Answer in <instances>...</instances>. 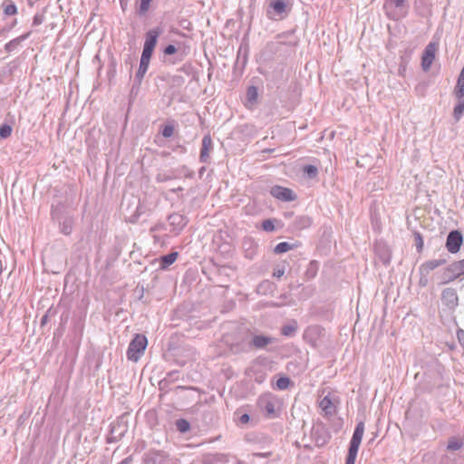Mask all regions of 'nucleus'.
I'll return each instance as SVG.
<instances>
[{
	"mask_svg": "<svg viewBox=\"0 0 464 464\" xmlns=\"http://www.w3.org/2000/svg\"><path fill=\"white\" fill-rule=\"evenodd\" d=\"M167 356L169 359L172 358L178 365L184 366L188 362L196 360V351L188 344L176 346L173 339H171L169 343Z\"/></svg>",
	"mask_w": 464,
	"mask_h": 464,
	"instance_id": "obj_1",
	"label": "nucleus"
},
{
	"mask_svg": "<svg viewBox=\"0 0 464 464\" xmlns=\"http://www.w3.org/2000/svg\"><path fill=\"white\" fill-rule=\"evenodd\" d=\"M292 6V0H269L266 17L272 21H281L290 14Z\"/></svg>",
	"mask_w": 464,
	"mask_h": 464,
	"instance_id": "obj_2",
	"label": "nucleus"
},
{
	"mask_svg": "<svg viewBox=\"0 0 464 464\" xmlns=\"http://www.w3.org/2000/svg\"><path fill=\"white\" fill-rule=\"evenodd\" d=\"M464 275V258L454 261L448 266L435 274L440 285H446L453 282Z\"/></svg>",
	"mask_w": 464,
	"mask_h": 464,
	"instance_id": "obj_3",
	"label": "nucleus"
},
{
	"mask_svg": "<svg viewBox=\"0 0 464 464\" xmlns=\"http://www.w3.org/2000/svg\"><path fill=\"white\" fill-rule=\"evenodd\" d=\"M383 8L390 19L399 21L408 15L410 5L408 0H385Z\"/></svg>",
	"mask_w": 464,
	"mask_h": 464,
	"instance_id": "obj_4",
	"label": "nucleus"
},
{
	"mask_svg": "<svg viewBox=\"0 0 464 464\" xmlns=\"http://www.w3.org/2000/svg\"><path fill=\"white\" fill-rule=\"evenodd\" d=\"M51 214L53 219L59 222L61 232L65 236L71 235L74 218L68 213H64V207L61 204L53 206Z\"/></svg>",
	"mask_w": 464,
	"mask_h": 464,
	"instance_id": "obj_5",
	"label": "nucleus"
},
{
	"mask_svg": "<svg viewBox=\"0 0 464 464\" xmlns=\"http://www.w3.org/2000/svg\"><path fill=\"white\" fill-rule=\"evenodd\" d=\"M364 432V422L359 421L355 426L352 439L349 443L348 452L345 458V464H354L358 450Z\"/></svg>",
	"mask_w": 464,
	"mask_h": 464,
	"instance_id": "obj_6",
	"label": "nucleus"
},
{
	"mask_svg": "<svg viewBox=\"0 0 464 464\" xmlns=\"http://www.w3.org/2000/svg\"><path fill=\"white\" fill-rule=\"evenodd\" d=\"M276 397L270 392L259 396L257 400V406L259 410L267 419H275L278 417V413L276 410Z\"/></svg>",
	"mask_w": 464,
	"mask_h": 464,
	"instance_id": "obj_7",
	"label": "nucleus"
},
{
	"mask_svg": "<svg viewBox=\"0 0 464 464\" xmlns=\"http://www.w3.org/2000/svg\"><path fill=\"white\" fill-rule=\"evenodd\" d=\"M127 431V420H125L124 416H121L111 424L110 432L107 436V442L113 443L119 441L126 434Z\"/></svg>",
	"mask_w": 464,
	"mask_h": 464,
	"instance_id": "obj_8",
	"label": "nucleus"
},
{
	"mask_svg": "<svg viewBox=\"0 0 464 464\" xmlns=\"http://www.w3.org/2000/svg\"><path fill=\"white\" fill-rule=\"evenodd\" d=\"M145 350V335L136 334L135 338L130 342L128 350L127 357L129 360L137 362L143 354Z\"/></svg>",
	"mask_w": 464,
	"mask_h": 464,
	"instance_id": "obj_9",
	"label": "nucleus"
},
{
	"mask_svg": "<svg viewBox=\"0 0 464 464\" xmlns=\"http://www.w3.org/2000/svg\"><path fill=\"white\" fill-rule=\"evenodd\" d=\"M311 437L316 447L321 448L326 445L331 440V433L323 422H317L313 426Z\"/></svg>",
	"mask_w": 464,
	"mask_h": 464,
	"instance_id": "obj_10",
	"label": "nucleus"
},
{
	"mask_svg": "<svg viewBox=\"0 0 464 464\" xmlns=\"http://www.w3.org/2000/svg\"><path fill=\"white\" fill-rule=\"evenodd\" d=\"M248 341L251 350L256 349L272 352L273 350L268 346L275 343L276 342V338L265 334H251L250 339Z\"/></svg>",
	"mask_w": 464,
	"mask_h": 464,
	"instance_id": "obj_11",
	"label": "nucleus"
},
{
	"mask_svg": "<svg viewBox=\"0 0 464 464\" xmlns=\"http://www.w3.org/2000/svg\"><path fill=\"white\" fill-rule=\"evenodd\" d=\"M145 74V47L140 55V67L136 73L130 93V103H132L140 92L143 75Z\"/></svg>",
	"mask_w": 464,
	"mask_h": 464,
	"instance_id": "obj_12",
	"label": "nucleus"
},
{
	"mask_svg": "<svg viewBox=\"0 0 464 464\" xmlns=\"http://www.w3.org/2000/svg\"><path fill=\"white\" fill-rule=\"evenodd\" d=\"M179 257V252L171 251L167 255L155 257L149 261L150 266L155 267L156 270L168 269Z\"/></svg>",
	"mask_w": 464,
	"mask_h": 464,
	"instance_id": "obj_13",
	"label": "nucleus"
},
{
	"mask_svg": "<svg viewBox=\"0 0 464 464\" xmlns=\"http://www.w3.org/2000/svg\"><path fill=\"white\" fill-rule=\"evenodd\" d=\"M463 244V235L459 230L454 229L449 232L445 246L451 254H456L460 250Z\"/></svg>",
	"mask_w": 464,
	"mask_h": 464,
	"instance_id": "obj_14",
	"label": "nucleus"
},
{
	"mask_svg": "<svg viewBox=\"0 0 464 464\" xmlns=\"http://www.w3.org/2000/svg\"><path fill=\"white\" fill-rule=\"evenodd\" d=\"M163 33L161 26H157L147 31V68L149 67L150 58L158 43V38Z\"/></svg>",
	"mask_w": 464,
	"mask_h": 464,
	"instance_id": "obj_15",
	"label": "nucleus"
},
{
	"mask_svg": "<svg viewBox=\"0 0 464 464\" xmlns=\"http://www.w3.org/2000/svg\"><path fill=\"white\" fill-rule=\"evenodd\" d=\"M270 194L284 202H291L296 199V195L291 188L279 185L273 186L270 189Z\"/></svg>",
	"mask_w": 464,
	"mask_h": 464,
	"instance_id": "obj_16",
	"label": "nucleus"
},
{
	"mask_svg": "<svg viewBox=\"0 0 464 464\" xmlns=\"http://www.w3.org/2000/svg\"><path fill=\"white\" fill-rule=\"evenodd\" d=\"M441 302L450 310H455L459 305V296L453 287H447L441 292Z\"/></svg>",
	"mask_w": 464,
	"mask_h": 464,
	"instance_id": "obj_17",
	"label": "nucleus"
},
{
	"mask_svg": "<svg viewBox=\"0 0 464 464\" xmlns=\"http://www.w3.org/2000/svg\"><path fill=\"white\" fill-rule=\"evenodd\" d=\"M437 51V44L430 43L424 49L421 56V67L424 72H428L435 59V53Z\"/></svg>",
	"mask_w": 464,
	"mask_h": 464,
	"instance_id": "obj_18",
	"label": "nucleus"
},
{
	"mask_svg": "<svg viewBox=\"0 0 464 464\" xmlns=\"http://www.w3.org/2000/svg\"><path fill=\"white\" fill-rule=\"evenodd\" d=\"M168 220L169 226L172 227L171 231L176 235L179 234L188 222V218L179 213H173L169 215Z\"/></svg>",
	"mask_w": 464,
	"mask_h": 464,
	"instance_id": "obj_19",
	"label": "nucleus"
},
{
	"mask_svg": "<svg viewBox=\"0 0 464 464\" xmlns=\"http://www.w3.org/2000/svg\"><path fill=\"white\" fill-rule=\"evenodd\" d=\"M324 329L319 325L309 326L304 334V340L313 347L318 346V338L322 334Z\"/></svg>",
	"mask_w": 464,
	"mask_h": 464,
	"instance_id": "obj_20",
	"label": "nucleus"
},
{
	"mask_svg": "<svg viewBox=\"0 0 464 464\" xmlns=\"http://www.w3.org/2000/svg\"><path fill=\"white\" fill-rule=\"evenodd\" d=\"M212 150V139L209 134H207L202 139V147L199 154V160L202 163H208L209 152Z\"/></svg>",
	"mask_w": 464,
	"mask_h": 464,
	"instance_id": "obj_21",
	"label": "nucleus"
},
{
	"mask_svg": "<svg viewBox=\"0 0 464 464\" xmlns=\"http://www.w3.org/2000/svg\"><path fill=\"white\" fill-rule=\"evenodd\" d=\"M374 250L379 259L383 265L387 266L390 264L392 254L391 250L385 244H376L374 246Z\"/></svg>",
	"mask_w": 464,
	"mask_h": 464,
	"instance_id": "obj_22",
	"label": "nucleus"
},
{
	"mask_svg": "<svg viewBox=\"0 0 464 464\" xmlns=\"http://www.w3.org/2000/svg\"><path fill=\"white\" fill-rule=\"evenodd\" d=\"M446 263L447 259L445 258L428 260L420 265L419 268L420 274H429L430 272L433 271L440 266L445 265Z\"/></svg>",
	"mask_w": 464,
	"mask_h": 464,
	"instance_id": "obj_23",
	"label": "nucleus"
},
{
	"mask_svg": "<svg viewBox=\"0 0 464 464\" xmlns=\"http://www.w3.org/2000/svg\"><path fill=\"white\" fill-rule=\"evenodd\" d=\"M312 218L309 216H298L291 224L292 231H300L308 228L312 225Z\"/></svg>",
	"mask_w": 464,
	"mask_h": 464,
	"instance_id": "obj_24",
	"label": "nucleus"
},
{
	"mask_svg": "<svg viewBox=\"0 0 464 464\" xmlns=\"http://www.w3.org/2000/svg\"><path fill=\"white\" fill-rule=\"evenodd\" d=\"M174 133V126L171 123L161 124L159 133L155 136V142L160 145L161 138H170Z\"/></svg>",
	"mask_w": 464,
	"mask_h": 464,
	"instance_id": "obj_25",
	"label": "nucleus"
},
{
	"mask_svg": "<svg viewBox=\"0 0 464 464\" xmlns=\"http://www.w3.org/2000/svg\"><path fill=\"white\" fill-rule=\"evenodd\" d=\"M454 95L458 102L453 109V118L456 121H459L464 114V94L459 96V93L454 91Z\"/></svg>",
	"mask_w": 464,
	"mask_h": 464,
	"instance_id": "obj_26",
	"label": "nucleus"
},
{
	"mask_svg": "<svg viewBox=\"0 0 464 464\" xmlns=\"http://www.w3.org/2000/svg\"><path fill=\"white\" fill-rule=\"evenodd\" d=\"M319 406L326 416H333L336 412V407L334 405L329 395L324 396L321 400Z\"/></svg>",
	"mask_w": 464,
	"mask_h": 464,
	"instance_id": "obj_27",
	"label": "nucleus"
},
{
	"mask_svg": "<svg viewBox=\"0 0 464 464\" xmlns=\"http://www.w3.org/2000/svg\"><path fill=\"white\" fill-rule=\"evenodd\" d=\"M31 34L30 32L24 34H22L13 40H11L10 42H8L7 44H5V50L7 52V53H11L13 52L14 50H15L17 48V46L24 40H26L29 35Z\"/></svg>",
	"mask_w": 464,
	"mask_h": 464,
	"instance_id": "obj_28",
	"label": "nucleus"
},
{
	"mask_svg": "<svg viewBox=\"0 0 464 464\" xmlns=\"http://www.w3.org/2000/svg\"><path fill=\"white\" fill-rule=\"evenodd\" d=\"M140 209V203H138L137 205L134 206L133 210L130 209V206L129 205L127 207L126 211L130 212V214H128V213L125 214L126 221H128L130 223L137 222L138 218L141 214Z\"/></svg>",
	"mask_w": 464,
	"mask_h": 464,
	"instance_id": "obj_29",
	"label": "nucleus"
},
{
	"mask_svg": "<svg viewBox=\"0 0 464 464\" xmlns=\"http://www.w3.org/2000/svg\"><path fill=\"white\" fill-rule=\"evenodd\" d=\"M319 270V262L316 260H312L309 262L307 268L304 273V277L306 280L314 279L317 272Z\"/></svg>",
	"mask_w": 464,
	"mask_h": 464,
	"instance_id": "obj_30",
	"label": "nucleus"
},
{
	"mask_svg": "<svg viewBox=\"0 0 464 464\" xmlns=\"http://www.w3.org/2000/svg\"><path fill=\"white\" fill-rule=\"evenodd\" d=\"M294 384V382H292V380L286 376V375H282L280 376L276 383L273 385V387L275 389H277L279 391H285V390H287L290 386H292Z\"/></svg>",
	"mask_w": 464,
	"mask_h": 464,
	"instance_id": "obj_31",
	"label": "nucleus"
},
{
	"mask_svg": "<svg viewBox=\"0 0 464 464\" xmlns=\"http://www.w3.org/2000/svg\"><path fill=\"white\" fill-rule=\"evenodd\" d=\"M249 341L243 340L242 342L234 343L230 345V351L233 353H246L250 351Z\"/></svg>",
	"mask_w": 464,
	"mask_h": 464,
	"instance_id": "obj_32",
	"label": "nucleus"
},
{
	"mask_svg": "<svg viewBox=\"0 0 464 464\" xmlns=\"http://www.w3.org/2000/svg\"><path fill=\"white\" fill-rule=\"evenodd\" d=\"M297 322L293 320L290 324L281 328V334L287 337L294 336L297 331Z\"/></svg>",
	"mask_w": 464,
	"mask_h": 464,
	"instance_id": "obj_33",
	"label": "nucleus"
},
{
	"mask_svg": "<svg viewBox=\"0 0 464 464\" xmlns=\"http://www.w3.org/2000/svg\"><path fill=\"white\" fill-rule=\"evenodd\" d=\"M257 97H258L257 87H256L254 85L249 86L246 90V102L253 105V104L256 103Z\"/></svg>",
	"mask_w": 464,
	"mask_h": 464,
	"instance_id": "obj_34",
	"label": "nucleus"
},
{
	"mask_svg": "<svg viewBox=\"0 0 464 464\" xmlns=\"http://www.w3.org/2000/svg\"><path fill=\"white\" fill-rule=\"evenodd\" d=\"M297 246L296 244H291L288 242H280L274 248V252L277 255L286 253L289 250L294 249Z\"/></svg>",
	"mask_w": 464,
	"mask_h": 464,
	"instance_id": "obj_35",
	"label": "nucleus"
},
{
	"mask_svg": "<svg viewBox=\"0 0 464 464\" xmlns=\"http://www.w3.org/2000/svg\"><path fill=\"white\" fill-rule=\"evenodd\" d=\"M276 223H279L276 218H266L261 223V228L266 232H274L276 230Z\"/></svg>",
	"mask_w": 464,
	"mask_h": 464,
	"instance_id": "obj_36",
	"label": "nucleus"
},
{
	"mask_svg": "<svg viewBox=\"0 0 464 464\" xmlns=\"http://www.w3.org/2000/svg\"><path fill=\"white\" fill-rule=\"evenodd\" d=\"M303 172L308 179H315L318 176V168L314 165H305L303 167Z\"/></svg>",
	"mask_w": 464,
	"mask_h": 464,
	"instance_id": "obj_37",
	"label": "nucleus"
},
{
	"mask_svg": "<svg viewBox=\"0 0 464 464\" xmlns=\"http://www.w3.org/2000/svg\"><path fill=\"white\" fill-rule=\"evenodd\" d=\"M175 425H176V428L177 430L180 432V433H186L188 432L191 426H190V423L188 420L186 419H178L175 422Z\"/></svg>",
	"mask_w": 464,
	"mask_h": 464,
	"instance_id": "obj_38",
	"label": "nucleus"
},
{
	"mask_svg": "<svg viewBox=\"0 0 464 464\" xmlns=\"http://www.w3.org/2000/svg\"><path fill=\"white\" fill-rule=\"evenodd\" d=\"M454 91L458 92L459 93V96H462L464 94V65L459 75Z\"/></svg>",
	"mask_w": 464,
	"mask_h": 464,
	"instance_id": "obj_39",
	"label": "nucleus"
},
{
	"mask_svg": "<svg viewBox=\"0 0 464 464\" xmlns=\"http://www.w3.org/2000/svg\"><path fill=\"white\" fill-rule=\"evenodd\" d=\"M413 237H414V242H415L417 252L421 253L423 250V245H424L423 237H422L421 234L418 231L413 232Z\"/></svg>",
	"mask_w": 464,
	"mask_h": 464,
	"instance_id": "obj_40",
	"label": "nucleus"
},
{
	"mask_svg": "<svg viewBox=\"0 0 464 464\" xmlns=\"http://www.w3.org/2000/svg\"><path fill=\"white\" fill-rule=\"evenodd\" d=\"M12 133V127L7 124H3L0 126V137L3 139L8 138Z\"/></svg>",
	"mask_w": 464,
	"mask_h": 464,
	"instance_id": "obj_41",
	"label": "nucleus"
},
{
	"mask_svg": "<svg viewBox=\"0 0 464 464\" xmlns=\"http://www.w3.org/2000/svg\"><path fill=\"white\" fill-rule=\"evenodd\" d=\"M4 13L6 15H14L17 13V7L14 4H9V5H6L5 7H4Z\"/></svg>",
	"mask_w": 464,
	"mask_h": 464,
	"instance_id": "obj_42",
	"label": "nucleus"
},
{
	"mask_svg": "<svg viewBox=\"0 0 464 464\" xmlns=\"http://www.w3.org/2000/svg\"><path fill=\"white\" fill-rule=\"evenodd\" d=\"M285 264L277 265L276 267L274 269L273 276L276 278H281L285 274Z\"/></svg>",
	"mask_w": 464,
	"mask_h": 464,
	"instance_id": "obj_43",
	"label": "nucleus"
},
{
	"mask_svg": "<svg viewBox=\"0 0 464 464\" xmlns=\"http://www.w3.org/2000/svg\"><path fill=\"white\" fill-rule=\"evenodd\" d=\"M461 447H462V442H460V441H459L457 440H452L449 441L447 448L450 450H458Z\"/></svg>",
	"mask_w": 464,
	"mask_h": 464,
	"instance_id": "obj_44",
	"label": "nucleus"
},
{
	"mask_svg": "<svg viewBox=\"0 0 464 464\" xmlns=\"http://www.w3.org/2000/svg\"><path fill=\"white\" fill-rule=\"evenodd\" d=\"M156 230V227H151L150 230V234L151 235V237L154 239L155 244H160V247L164 246V240L161 239L160 237L157 236L154 232Z\"/></svg>",
	"mask_w": 464,
	"mask_h": 464,
	"instance_id": "obj_45",
	"label": "nucleus"
},
{
	"mask_svg": "<svg viewBox=\"0 0 464 464\" xmlns=\"http://www.w3.org/2000/svg\"><path fill=\"white\" fill-rule=\"evenodd\" d=\"M178 71L185 73L186 75H190L191 72H193V67L191 63H188L183 64L180 68H179Z\"/></svg>",
	"mask_w": 464,
	"mask_h": 464,
	"instance_id": "obj_46",
	"label": "nucleus"
},
{
	"mask_svg": "<svg viewBox=\"0 0 464 464\" xmlns=\"http://www.w3.org/2000/svg\"><path fill=\"white\" fill-rule=\"evenodd\" d=\"M165 55H172L177 53V47L174 44L167 45L163 50Z\"/></svg>",
	"mask_w": 464,
	"mask_h": 464,
	"instance_id": "obj_47",
	"label": "nucleus"
},
{
	"mask_svg": "<svg viewBox=\"0 0 464 464\" xmlns=\"http://www.w3.org/2000/svg\"><path fill=\"white\" fill-rule=\"evenodd\" d=\"M44 15L43 14H36L33 19V25L38 26V25L42 24L44 23Z\"/></svg>",
	"mask_w": 464,
	"mask_h": 464,
	"instance_id": "obj_48",
	"label": "nucleus"
},
{
	"mask_svg": "<svg viewBox=\"0 0 464 464\" xmlns=\"http://www.w3.org/2000/svg\"><path fill=\"white\" fill-rule=\"evenodd\" d=\"M428 275L429 274H420V280H419V285L420 286L425 287V286L428 285V284H429Z\"/></svg>",
	"mask_w": 464,
	"mask_h": 464,
	"instance_id": "obj_49",
	"label": "nucleus"
},
{
	"mask_svg": "<svg viewBox=\"0 0 464 464\" xmlns=\"http://www.w3.org/2000/svg\"><path fill=\"white\" fill-rule=\"evenodd\" d=\"M457 338H458L459 344L461 345V347L464 350V330L463 329H459L457 331Z\"/></svg>",
	"mask_w": 464,
	"mask_h": 464,
	"instance_id": "obj_50",
	"label": "nucleus"
},
{
	"mask_svg": "<svg viewBox=\"0 0 464 464\" xmlns=\"http://www.w3.org/2000/svg\"><path fill=\"white\" fill-rule=\"evenodd\" d=\"M250 420V416L247 413H244L239 417V422L241 424H246Z\"/></svg>",
	"mask_w": 464,
	"mask_h": 464,
	"instance_id": "obj_51",
	"label": "nucleus"
},
{
	"mask_svg": "<svg viewBox=\"0 0 464 464\" xmlns=\"http://www.w3.org/2000/svg\"><path fill=\"white\" fill-rule=\"evenodd\" d=\"M139 14L142 15L145 14V0H140V5H139Z\"/></svg>",
	"mask_w": 464,
	"mask_h": 464,
	"instance_id": "obj_52",
	"label": "nucleus"
},
{
	"mask_svg": "<svg viewBox=\"0 0 464 464\" xmlns=\"http://www.w3.org/2000/svg\"><path fill=\"white\" fill-rule=\"evenodd\" d=\"M146 418H147V422H150V420H153L155 418V412L153 411H147Z\"/></svg>",
	"mask_w": 464,
	"mask_h": 464,
	"instance_id": "obj_53",
	"label": "nucleus"
},
{
	"mask_svg": "<svg viewBox=\"0 0 464 464\" xmlns=\"http://www.w3.org/2000/svg\"><path fill=\"white\" fill-rule=\"evenodd\" d=\"M167 382H168V380L165 378L163 380H161L160 382H159V385H160V391H163L166 389V385H167Z\"/></svg>",
	"mask_w": 464,
	"mask_h": 464,
	"instance_id": "obj_54",
	"label": "nucleus"
},
{
	"mask_svg": "<svg viewBox=\"0 0 464 464\" xmlns=\"http://www.w3.org/2000/svg\"><path fill=\"white\" fill-rule=\"evenodd\" d=\"M272 455L271 452L255 453V456L258 458H269Z\"/></svg>",
	"mask_w": 464,
	"mask_h": 464,
	"instance_id": "obj_55",
	"label": "nucleus"
},
{
	"mask_svg": "<svg viewBox=\"0 0 464 464\" xmlns=\"http://www.w3.org/2000/svg\"><path fill=\"white\" fill-rule=\"evenodd\" d=\"M269 285H270V282H269V281H264V282H262V283L259 285L258 288H259V289H260V288H262V287H263V288H266V286H269Z\"/></svg>",
	"mask_w": 464,
	"mask_h": 464,
	"instance_id": "obj_56",
	"label": "nucleus"
},
{
	"mask_svg": "<svg viewBox=\"0 0 464 464\" xmlns=\"http://www.w3.org/2000/svg\"><path fill=\"white\" fill-rule=\"evenodd\" d=\"M146 463H147V464H155V460H154V459H153V458L149 457V456L147 455V460H146Z\"/></svg>",
	"mask_w": 464,
	"mask_h": 464,
	"instance_id": "obj_57",
	"label": "nucleus"
},
{
	"mask_svg": "<svg viewBox=\"0 0 464 464\" xmlns=\"http://www.w3.org/2000/svg\"><path fill=\"white\" fill-rule=\"evenodd\" d=\"M47 320H48V315L47 314H44L42 319H41V324H45L47 323Z\"/></svg>",
	"mask_w": 464,
	"mask_h": 464,
	"instance_id": "obj_58",
	"label": "nucleus"
},
{
	"mask_svg": "<svg viewBox=\"0 0 464 464\" xmlns=\"http://www.w3.org/2000/svg\"><path fill=\"white\" fill-rule=\"evenodd\" d=\"M131 459L130 458H126L120 464H130Z\"/></svg>",
	"mask_w": 464,
	"mask_h": 464,
	"instance_id": "obj_59",
	"label": "nucleus"
},
{
	"mask_svg": "<svg viewBox=\"0 0 464 464\" xmlns=\"http://www.w3.org/2000/svg\"><path fill=\"white\" fill-rule=\"evenodd\" d=\"M167 179H168V178H166L165 176H164V178H163V177H161V175H160V174H159V175L157 176V179H158V181H164V180H166Z\"/></svg>",
	"mask_w": 464,
	"mask_h": 464,
	"instance_id": "obj_60",
	"label": "nucleus"
},
{
	"mask_svg": "<svg viewBox=\"0 0 464 464\" xmlns=\"http://www.w3.org/2000/svg\"><path fill=\"white\" fill-rule=\"evenodd\" d=\"M263 380H264V376H263V374H262V375H260L259 377H256V382H259V383H260V382H263Z\"/></svg>",
	"mask_w": 464,
	"mask_h": 464,
	"instance_id": "obj_61",
	"label": "nucleus"
},
{
	"mask_svg": "<svg viewBox=\"0 0 464 464\" xmlns=\"http://www.w3.org/2000/svg\"><path fill=\"white\" fill-rule=\"evenodd\" d=\"M187 389H193L192 387H186V386H177L176 390H187Z\"/></svg>",
	"mask_w": 464,
	"mask_h": 464,
	"instance_id": "obj_62",
	"label": "nucleus"
},
{
	"mask_svg": "<svg viewBox=\"0 0 464 464\" xmlns=\"http://www.w3.org/2000/svg\"><path fill=\"white\" fill-rule=\"evenodd\" d=\"M225 458H227L225 455H222V454L217 455L218 460H223V459H225Z\"/></svg>",
	"mask_w": 464,
	"mask_h": 464,
	"instance_id": "obj_63",
	"label": "nucleus"
},
{
	"mask_svg": "<svg viewBox=\"0 0 464 464\" xmlns=\"http://www.w3.org/2000/svg\"><path fill=\"white\" fill-rule=\"evenodd\" d=\"M175 373H177V372H169V378H172V376H173Z\"/></svg>",
	"mask_w": 464,
	"mask_h": 464,
	"instance_id": "obj_64",
	"label": "nucleus"
}]
</instances>
